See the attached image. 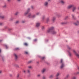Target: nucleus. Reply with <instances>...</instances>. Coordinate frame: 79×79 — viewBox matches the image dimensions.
I'll return each mask as SVG.
<instances>
[{
  "mask_svg": "<svg viewBox=\"0 0 79 79\" xmlns=\"http://www.w3.org/2000/svg\"><path fill=\"white\" fill-rule=\"evenodd\" d=\"M36 16V15H32L31 13L29 14L28 16V17L29 18H35Z\"/></svg>",
  "mask_w": 79,
  "mask_h": 79,
  "instance_id": "nucleus-1",
  "label": "nucleus"
},
{
  "mask_svg": "<svg viewBox=\"0 0 79 79\" xmlns=\"http://www.w3.org/2000/svg\"><path fill=\"white\" fill-rule=\"evenodd\" d=\"M54 29V27H50V28H49L47 30V32L48 33H49V32H50L52 30H53Z\"/></svg>",
  "mask_w": 79,
  "mask_h": 79,
  "instance_id": "nucleus-2",
  "label": "nucleus"
},
{
  "mask_svg": "<svg viewBox=\"0 0 79 79\" xmlns=\"http://www.w3.org/2000/svg\"><path fill=\"white\" fill-rule=\"evenodd\" d=\"M60 63L61 64L60 68L62 69V68H63V67H64V64H63V62L62 59H61L60 60Z\"/></svg>",
  "mask_w": 79,
  "mask_h": 79,
  "instance_id": "nucleus-3",
  "label": "nucleus"
},
{
  "mask_svg": "<svg viewBox=\"0 0 79 79\" xmlns=\"http://www.w3.org/2000/svg\"><path fill=\"white\" fill-rule=\"evenodd\" d=\"M74 5H70L68 6L67 7V9L69 10V9H71L72 8H73Z\"/></svg>",
  "mask_w": 79,
  "mask_h": 79,
  "instance_id": "nucleus-4",
  "label": "nucleus"
},
{
  "mask_svg": "<svg viewBox=\"0 0 79 79\" xmlns=\"http://www.w3.org/2000/svg\"><path fill=\"white\" fill-rule=\"evenodd\" d=\"M76 10V6H74L72 9V12H75Z\"/></svg>",
  "mask_w": 79,
  "mask_h": 79,
  "instance_id": "nucleus-5",
  "label": "nucleus"
},
{
  "mask_svg": "<svg viewBox=\"0 0 79 79\" xmlns=\"http://www.w3.org/2000/svg\"><path fill=\"white\" fill-rule=\"evenodd\" d=\"M29 11H30V8L28 9L27 11L25 12L24 13V16H26V15H27V14H28V13H29Z\"/></svg>",
  "mask_w": 79,
  "mask_h": 79,
  "instance_id": "nucleus-6",
  "label": "nucleus"
},
{
  "mask_svg": "<svg viewBox=\"0 0 79 79\" xmlns=\"http://www.w3.org/2000/svg\"><path fill=\"white\" fill-rule=\"evenodd\" d=\"M40 23L39 22H37L36 24V27H39L40 26Z\"/></svg>",
  "mask_w": 79,
  "mask_h": 79,
  "instance_id": "nucleus-7",
  "label": "nucleus"
},
{
  "mask_svg": "<svg viewBox=\"0 0 79 79\" xmlns=\"http://www.w3.org/2000/svg\"><path fill=\"white\" fill-rule=\"evenodd\" d=\"M44 5L45 6H48V2H45L44 3Z\"/></svg>",
  "mask_w": 79,
  "mask_h": 79,
  "instance_id": "nucleus-8",
  "label": "nucleus"
},
{
  "mask_svg": "<svg viewBox=\"0 0 79 79\" xmlns=\"http://www.w3.org/2000/svg\"><path fill=\"white\" fill-rule=\"evenodd\" d=\"M60 2L61 4H62V5H64V4L65 3V2H64V0H61L60 1Z\"/></svg>",
  "mask_w": 79,
  "mask_h": 79,
  "instance_id": "nucleus-9",
  "label": "nucleus"
},
{
  "mask_svg": "<svg viewBox=\"0 0 79 79\" xmlns=\"http://www.w3.org/2000/svg\"><path fill=\"white\" fill-rule=\"evenodd\" d=\"M5 16L4 15L2 16L0 15V19H5Z\"/></svg>",
  "mask_w": 79,
  "mask_h": 79,
  "instance_id": "nucleus-10",
  "label": "nucleus"
},
{
  "mask_svg": "<svg viewBox=\"0 0 79 79\" xmlns=\"http://www.w3.org/2000/svg\"><path fill=\"white\" fill-rule=\"evenodd\" d=\"M14 56H15V58L16 60H17L18 58V56H17V54H14Z\"/></svg>",
  "mask_w": 79,
  "mask_h": 79,
  "instance_id": "nucleus-11",
  "label": "nucleus"
},
{
  "mask_svg": "<svg viewBox=\"0 0 79 79\" xmlns=\"http://www.w3.org/2000/svg\"><path fill=\"white\" fill-rule=\"evenodd\" d=\"M79 22H77L76 23H74V25H75V26H77V25L79 24Z\"/></svg>",
  "mask_w": 79,
  "mask_h": 79,
  "instance_id": "nucleus-12",
  "label": "nucleus"
},
{
  "mask_svg": "<svg viewBox=\"0 0 79 79\" xmlns=\"http://www.w3.org/2000/svg\"><path fill=\"white\" fill-rule=\"evenodd\" d=\"M52 34H56V32L55 31H52Z\"/></svg>",
  "mask_w": 79,
  "mask_h": 79,
  "instance_id": "nucleus-13",
  "label": "nucleus"
},
{
  "mask_svg": "<svg viewBox=\"0 0 79 79\" xmlns=\"http://www.w3.org/2000/svg\"><path fill=\"white\" fill-rule=\"evenodd\" d=\"M45 71H46V69H44L42 70V73H45Z\"/></svg>",
  "mask_w": 79,
  "mask_h": 79,
  "instance_id": "nucleus-14",
  "label": "nucleus"
},
{
  "mask_svg": "<svg viewBox=\"0 0 79 79\" xmlns=\"http://www.w3.org/2000/svg\"><path fill=\"white\" fill-rule=\"evenodd\" d=\"M19 14V12H16L15 13V16H17V15H18Z\"/></svg>",
  "mask_w": 79,
  "mask_h": 79,
  "instance_id": "nucleus-15",
  "label": "nucleus"
},
{
  "mask_svg": "<svg viewBox=\"0 0 79 79\" xmlns=\"http://www.w3.org/2000/svg\"><path fill=\"white\" fill-rule=\"evenodd\" d=\"M72 16L73 18L74 19H77L76 18L74 17V15H72Z\"/></svg>",
  "mask_w": 79,
  "mask_h": 79,
  "instance_id": "nucleus-16",
  "label": "nucleus"
},
{
  "mask_svg": "<svg viewBox=\"0 0 79 79\" xmlns=\"http://www.w3.org/2000/svg\"><path fill=\"white\" fill-rule=\"evenodd\" d=\"M69 18V17H68V16H66L64 17V19L65 20L66 19H68Z\"/></svg>",
  "mask_w": 79,
  "mask_h": 79,
  "instance_id": "nucleus-17",
  "label": "nucleus"
},
{
  "mask_svg": "<svg viewBox=\"0 0 79 79\" xmlns=\"http://www.w3.org/2000/svg\"><path fill=\"white\" fill-rule=\"evenodd\" d=\"M56 18V17H53L52 18V19L53 20H55Z\"/></svg>",
  "mask_w": 79,
  "mask_h": 79,
  "instance_id": "nucleus-18",
  "label": "nucleus"
},
{
  "mask_svg": "<svg viewBox=\"0 0 79 79\" xmlns=\"http://www.w3.org/2000/svg\"><path fill=\"white\" fill-rule=\"evenodd\" d=\"M28 68H29V69H32V66H28Z\"/></svg>",
  "mask_w": 79,
  "mask_h": 79,
  "instance_id": "nucleus-19",
  "label": "nucleus"
},
{
  "mask_svg": "<svg viewBox=\"0 0 79 79\" xmlns=\"http://www.w3.org/2000/svg\"><path fill=\"white\" fill-rule=\"evenodd\" d=\"M40 12H37L36 14V15H40Z\"/></svg>",
  "mask_w": 79,
  "mask_h": 79,
  "instance_id": "nucleus-20",
  "label": "nucleus"
},
{
  "mask_svg": "<svg viewBox=\"0 0 79 79\" xmlns=\"http://www.w3.org/2000/svg\"><path fill=\"white\" fill-rule=\"evenodd\" d=\"M15 50H19V48H15Z\"/></svg>",
  "mask_w": 79,
  "mask_h": 79,
  "instance_id": "nucleus-21",
  "label": "nucleus"
},
{
  "mask_svg": "<svg viewBox=\"0 0 79 79\" xmlns=\"http://www.w3.org/2000/svg\"><path fill=\"white\" fill-rule=\"evenodd\" d=\"M24 45H25V46H27V45H28V44H27V43H24Z\"/></svg>",
  "mask_w": 79,
  "mask_h": 79,
  "instance_id": "nucleus-22",
  "label": "nucleus"
},
{
  "mask_svg": "<svg viewBox=\"0 0 79 79\" xmlns=\"http://www.w3.org/2000/svg\"><path fill=\"white\" fill-rule=\"evenodd\" d=\"M40 74H38L37 75V77H40Z\"/></svg>",
  "mask_w": 79,
  "mask_h": 79,
  "instance_id": "nucleus-23",
  "label": "nucleus"
},
{
  "mask_svg": "<svg viewBox=\"0 0 79 79\" xmlns=\"http://www.w3.org/2000/svg\"><path fill=\"white\" fill-rule=\"evenodd\" d=\"M43 79H46V77L45 76H43L42 77Z\"/></svg>",
  "mask_w": 79,
  "mask_h": 79,
  "instance_id": "nucleus-24",
  "label": "nucleus"
},
{
  "mask_svg": "<svg viewBox=\"0 0 79 79\" xmlns=\"http://www.w3.org/2000/svg\"><path fill=\"white\" fill-rule=\"evenodd\" d=\"M6 4H5L3 6V7L4 8H6Z\"/></svg>",
  "mask_w": 79,
  "mask_h": 79,
  "instance_id": "nucleus-25",
  "label": "nucleus"
},
{
  "mask_svg": "<svg viewBox=\"0 0 79 79\" xmlns=\"http://www.w3.org/2000/svg\"><path fill=\"white\" fill-rule=\"evenodd\" d=\"M42 19H45V16H44L42 18Z\"/></svg>",
  "mask_w": 79,
  "mask_h": 79,
  "instance_id": "nucleus-26",
  "label": "nucleus"
},
{
  "mask_svg": "<svg viewBox=\"0 0 79 79\" xmlns=\"http://www.w3.org/2000/svg\"><path fill=\"white\" fill-rule=\"evenodd\" d=\"M53 77V75H51L49 76V78H52Z\"/></svg>",
  "mask_w": 79,
  "mask_h": 79,
  "instance_id": "nucleus-27",
  "label": "nucleus"
},
{
  "mask_svg": "<svg viewBox=\"0 0 79 79\" xmlns=\"http://www.w3.org/2000/svg\"><path fill=\"white\" fill-rule=\"evenodd\" d=\"M45 29V27L44 26H43L42 27V30H44V29Z\"/></svg>",
  "mask_w": 79,
  "mask_h": 79,
  "instance_id": "nucleus-28",
  "label": "nucleus"
},
{
  "mask_svg": "<svg viewBox=\"0 0 79 79\" xmlns=\"http://www.w3.org/2000/svg\"><path fill=\"white\" fill-rule=\"evenodd\" d=\"M24 53L25 54H26L27 55V54H28V52H27V51H25L24 52Z\"/></svg>",
  "mask_w": 79,
  "mask_h": 79,
  "instance_id": "nucleus-29",
  "label": "nucleus"
},
{
  "mask_svg": "<svg viewBox=\"0 0 79 79\" xmlns=\"http://www.w3.org/2000/svg\"><path fill=\"white\" fill-rule=\"evenodd\" d=\"M71 79H76V77H72Z\"/></svg>",
  "mask_w": 79,
  "mask_h": 79,
  "instance_id": "nucleus-30",
  "label": "nucleus"
},
{
  "mask_svg": "<svg viewBox=\"0 0 79 79\" xmlns=\"http://www.w3.org/2000/svg\"><path fill=\"white\" fill-rule=\"evenodd\" d=\"M59 75H60V73H58L56 74V77H58V76H59Z\"/></svg>",
  "mask_w": 79,
  "mask_h": 79,
  "instance_id": "nucleus-31",
  "label": "nucleus"
},
{
  "mask_svg": "<svg viewBox=\"0 0 79 79\" xmlns=\"http://www.w3.org/2000/svg\"><path fill=\"white\" fill-rule=\"evenodd\" d=\"M27 73H30V70H29V69L27 70Z\"/></svg>",
  "mask_w": 79,
  "mask_h": 79,
  "instance_id": "nucleus-32",
  "label": "nucleus"
},
{
  "mask_svg": "<svg viewBox=\"0 0 79 79\" xmlns=\"http://www.w3.org/2000/svg\"><path fill=\"white\" fill-rule=\"evenodd\" d=\"M74 74H76V75L79 74V72H77L76 73H75Z\"/></svg>",
  "mask_w": 79,
  "mask_h": 79,
  "instance_id": "nucleus-33",
  "label": "nucleus"
},
{
  "mask_svg": "<svg viewBox=\"0 0 79 79\" xmlns=\"http://www.w3.org/2000/svg\"><path fill=\"white\" fill-rule=\"evenodd\" d=\"M69 74L67 75L66 76V78L67 79V78H68V77H69Z\"/></svg>",
  "mask_w": 79,
  "mask_h": 79,
  "instance_id": "nucleus-34",
  "label": "nucleus"
},
{
  "mask_svg": "<svg viewBox=\"0 0 79 79\" xmlns=\"http://www.w3.org/2000/svg\"><path fill=\"white\" fill-rule=\"evenodd\" d=\"M66 24V23H64V22H62L61 23V24Z\"/></svg>",
  "mask_w": 79,
  "mask_h": 79,
  "instance_id": "nucleus-35",
  "label": "nucleus"
},
{
  "mask_svg": "<svg viewBox=\"0 0 79 79\" xmlns=\"http://www.w3.org/2000/svg\"><path fill=\"white\" fill-rule=\"evenodd\" d=\"M10 19H11V20H13V19H14V18H13V17H11L10 18Z\"/></svg>",
  "mask_w": 79,
  "mask_h": 79,
  "instance_id": "nucleus-36",
  "label": "nucleus"
},
{
  "mask_svg": "<svg viewBox=\"0 0 79 79\" xmlns=\"http://www.w3.org/2000/svg\"><path fill=\"white\" fill-rule=\"evenodd\" d=\"M15 67H19V66H18V65L17 64H15Z\"/></svg>",
  "mask_w": 79,
  "mask_h": 79,
  "instance_id": "nucleus-37",
  "label": "nucleus"
},
{
  "mask_svg": "<svg viewBox=\"0 0 79 79\" xmlns=\"http://www.w3.org/2000/svg\"><path fill=\"white\" fill-rule=\"evenodd\" d=\"M15 23L16 24H18V23H19V21H17L16 22H15Z\"/></svg>",
  "mask_w": 79,
  "mask_h": 79,
  "instance_id": "nucleus-38",
  "label": "nucleus"
},
{
  "mask_svg": "<svg viewBox=\"0 0 79 79\" xmlns=\"http://www.w3.org/2000/svg\"><path fill=\"white\" fill-rule=\"evenodd\" d=\"M22 23H25V21L24 20L23 21Z\"/></svg>",
  "mask_w": 79,
  "mask_h": 79,
  "instance_id": "nucleus-39",
  "label": "nucleus"
},
{
  "mask_svg": "<svg viewBox=\"0 0 79 79\" xmlns=\"http://www.w3.org/2000/svg\"><path fill=\"white\" fill-rule=\"evenodd\" d=\"M42 60H44L45 59V57H43L42 58Z\"/></svg>",
  "mask_w": 79,
  "mask_h": 79,
  "instance_id": "nucleus-40",
  "label": "nucleus"
},
{
  "mask_svg": "<svg viewBox=\"0 0 79 79\" xmlns=\"http://www.w3.org/2000/svg\"><path fill=\"white\" fill-rule=\"evenodd\" d=\"M31 8L32 9H34V6H31Z\"/></svg>",
  "mask_w": 79,
  "mask_h": 79,
  "instance_id": "nucleus-41",
  "label": "nucleus"
},
{
  "mask_svg": "<svg viewBox=\"0 0 79 79\" xmlns=\"http://www.w3.org/2000/svg\"><path fill=\"white\" fill-rule=\"evenodd\" d=\"M69 55L70 56H71V53L69 52Z\"/></svg>",
  "mask_w": 79,
  "mask_h": 79,
  "instance_id": "nucleus-42",
  "label": "nucleus"
},
{
  "mask_svg": "<svg viewBox=\"0 0 79 79\" xmlns=\"http://www.w3.org/2000/svg\"><path fill=\"white\" fill-rule=\"evenodd\" d=\"M68 49H69V50H70V49H71V48H70V47H68Z\"/></svg>",
  "mask_w": 79,
  "mask_h": 79,
  "instance_id": "nucleus-43",
  "label": "nucleus"
},
{
  "mask_svg": "<svg viewBox=\"0 0 79 79\" xmlns=\"http://www.w3.org/2000/svg\"><path fill=\"white\" fill-rule=\"evenodd\" d=\"M31 62H32V61L30 60V61H29L28 62V63H31Z\"/></svg>",
  "mask_w": 79,
  "mask_h": 79,
  "instance_id": "nucleus-44",
  "label": "nucleus"
},
{
  "mask_svg": "<svg viewBox=\"0 0 79 79\" xmlns=\"http://www.w3.org/2000/svg\"><path fill=\"white\" fill-rule=\"evenodd\" d=\"M34 42H36V41H37V39H35L34 40Z\"/></svg>",
  "mask_w": 79,
  "mask_h": 79,
  "instance_id": "nucleus-45",
  "label": "nucleus"
},
{
  "mask_svg": "<svg viewBox=\"0 0 79 79\" xmlns=\"http://www.w3.org/2000/svg\"><path fill=\"white\" fill-rule=\"evenodd\" d=\"M2 25H3V23H0V26H2Z\"/></svg>",
  "mask_w": 79,
  "mask_h": 79,
  "instance_id": "nucleus-46",
  "label": "nucleus"
},
{
  "mask_svg": "<svg viewBox=\"0 0 79 79\" xmlns=\"http://www.w3.org/2000/svg\"><path fill=\"white\" fill-rule=\"evenodd\" d=\"M19 75L18 74L17 75V77H19Z\"/></svg>",
  "mask_w": 79,
  "mask_h": 79,
  "instance_id": "nucleus-47",
  "label": "nucleus"
},
{
  "mask_svg": "<svg viewBox=\"0 0 79 79\" xmlns=\"http://www.w3.org/2000/svg\"><path fill=\"white\" fill-rule=\"evenodd\" d=\"M6 48H8V46L7 45L6 46Z\"/></svg>",
  "mask_w": 79,
  "mask_h": 79,
  "instance_id": "nucleus-48",
  "label": "nucleus"
},
{
  "mask_svg": "<svg viewBox=\"0 0 79 79\" xmlns=\"http://www.w3.org/2000/svg\"><path fill=\"white\" fill-rule=\"evenodd\" d=\"M23 72L24 73H26V70H24Z\"/></svg>",
  "mask_w": 79,
  "mask_h": 79,
  "instance_id": "nucleus-49",
  "label": "nucleus"
},
{
  "mask_svg": "<svg viewBox=\"0 0 79 79\" xmlns=\"http://www.w3.org/2000/svg\"><path fill=\"white\" fill-rule=\"evenodd\" d=\"M2 73V71H0V74H1Z\"/></svg>",
  "mask_w": 79,
  "mask_h": 79,
  "instance_id": "nucleus-50",
  "label": "nucleus"
},
{
  "mask_svg": "<svg viewBox=\"0 0 79 79\" xmlns=\"http://www.w3.org/2000/svg\"><path fill=\"white\" fill-rule=\"evenodd\" d=\"M49 19H50L49 18H47V20H49Z\"/></svg>",
  "mask_w": 79,
  "mask_h": 79,
  "instance_id": "nucleus-51",
  "label": "nucleus"
},
{
  "mask_svg": "<svg viewBox=\"0 0 79 79\" xmlns=\"http://www.w3.org/2000/svg\"><path fill=\"white\" fill-rule=\"evenodd\" d=\"M48 20H47V21H46V22H47V23H48Z\"/></svg>",
  "mask_w": 79,
  "mask_h": 79,
  "instance_id": "nucleus-52",
  "label": "nucleus"
},
{
  "mask_svg": "<svg viewBox=\"0 0 79 79\" xmlns=\"http://www.w3.org/2000/svg\"><path fill=\"white\" fill-rule=\"evenodd\" d=\"M17 1L18 2H20L21 1V0H17Z\"/></svg>",
  "mask_w": 79,
  "mask_h": 79,
  "instance_id": "nucleus-53",
  "label": "nucleus"
},
{
  "mask_svg": "<svg viewBox=\"0 0 79 79\" xmlns=\"http://www.w3.org/2000/svg\"><path fill=\"white\" fill-rule=\"evenodd\" d=\"M56 79H59V78H58V77H57L56 78Z\"/></svg>",
  "mask_w": 79,
  "mask_h": 79,
  "instance_id": "nucleus-54",
  "label": "nucleus"
},
{
  "mask_svg": "<svg viewBox=\"0 0 79 79\" xmlns=\"http://www.w3.org/2000/svg\"><path fill=\"white\" fill-rule=\"evenodd\" d=\"M77 69H78V70H79V67H77Z\"/></svg>",
  "mask_w": 79,
  "mask_h": 79,
  "instance_id": "nucleus-55",
  "label": "nucleus"
},
{
  "mask_svg": "<svg viewBox=\"0 0 79 79\" xmlns=\"http://www.w3.org/2000/svg\"><path fill=\"white\" fill-rule=\"evenodd\" d=\"M7 1H8V2H10V0H7Z\"/></svg>",
  "mask_w": 79,
  "mask_h": 79,
  "instance_id": "nucleus-56",
  "label": "nucleus"
},
{
  "mask_svg": "<svg viewBox=\"0 0 79 79\" xmlns=\"http://www.w3.org/2000/svg\"><path fill=\"white\" fill-rule=\"evenodd\" d=\"M0 53H1V49H0Z\"/></svg>",
  "mask_w": 79,
  "mask_h": 79,
  "instance_id": "nucleus-57",
  "label": "nucleus"
},
{
  "mask_svg": "<svg viewBox=\"0 0 79 79\" xmlns=\"http://www.w3.org/2000/svg\"><path fill=\"white\" fill-rule=\"evenodd\" d=\"M78 10H79V6L78 7Z\"/></svg>",
  "mask_w": 79,
  "mask_h": 79,
  "instance_id": "nucleus-58",
  "label": "nucleus"
},
{
  "mask_svg": "<svg viewBox=\"0 0 79 79\" xmlns=\"http://www.w3.org/2000/svg\"><path fill=\"white\" fill-rule=\"evenodd\" d=\"M48 1H50V0H48Z\"/></svg>",
  "mask_w": 79,
  "mask_h": 79,
  "instance_id": "nucleus-59",
  "label": "nucleus"
},
{
  "mask_svg": "<svg viewBox=\"0 0 79 79\" xmlns=\"http://www.w3.org/2000/svg\"><path fill=\"white\" fill-rule=\"evenodd\" d=\"M2 41V40H0V42Z\"/></svg>",
  "mask_w": 79,
  "mask_h": 79,
  "instance_id": "nucleus-60",
  "label": "nucleus"
},
{
  "mask_svg": "<svg viewBox=\"0 0 79 79\" xmlns=\"http://www.w3.org/2000/svg\"><path fill=\"white\" fill-rule=\"evenodd\" d=\"M67 78H64V79H66Z\"/></svg>",
  "mask_w": 79,
  "mask_h": 79,
  "instance_id": "nucleus-61",
  "label": "nucleus"
},
{
  "mask_svg": "<svg viewBox=\"0 0 79 79\" xmlns=\"http://www.w3.org/2000/svg\"><path fill=\"white\" fill-rule=\"evenodd\" d=\"M58 17H59V15H58Z\"/></svg>",
  "mask_w": 79,
  "mask_h": 79,
  "instance_id": "nucleus-62",
  "label": "nucleus"
},
{
  "mask_svg": "<svg viewBox=\"0 0 79 79\" xmlns=\"http://www.w3.org/2000/svg\"><path fill=\"white\" fill-rule=\"evenodd\" d=\"M2 60L3 61V59L2 58Z\"/></svg>",
  "mask_w": 79,
  "mask_h": 79,
  "instance_id": "nucleus-63",
  "label": "nucleus"
}]
</instances>
